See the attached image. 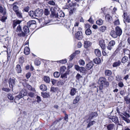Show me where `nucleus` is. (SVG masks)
Listing matches in <instances>:
<instances>
[{
  "mask_svg": "<svg viewBox=\"0 0 130 130\" xmlns=\"http://www.w3.org/2000/svg\"><path fill=\"white\" fill-rule=\"evenodd\" d=\"M36 22L35 21L31 20L27 23V26L25 25L24 26L23 29L25 35V34L28 33L29 31L28 27L33 29L36 26Z\"/></svg>",
  "mask_w": 130,
  "mask_h": 130,
  "instance_id": "obj_1",
  "label": "nucleus"
},
{
  "mask_svg": "<svg viewBox=\"0 0 130 130\" xmlns=\"http://www.w3.org/2000/svg\"><path fill=\"white\" fill-rule=\"evenodd\" d=\"M15 33V34H17V35L19 37H24L25 36V33L22 31L21 27L20 25L17 27Z\"/></svg>",
  "mask_w": 130,
  "mask_h": 130,
  "instance_id": "obj_2",
  "label": "nucleus"
},
{
  "mask_svg": "<svg viewBox=\"0 0 130 130\" xmlns=\"http://www.w3.org/2000/svg\"><path fill=\"white\" fill-rule=\"evenodd\" d=\"M26 93L24 90H22L20 91L19 94L16 96L15 99L19 100L22 98L24 96L26 95Z\"/></svg>",
  "mask_w": 130,
  "mask_h": 130,
  "instance_id": "obj_3",
  "label": "nucleus"
},
{
  "mask_svg": "<svg viewBox=\"0 0 130 130\" xmlns=\"http://www.w3.org/2000/svg\"><path fill=\"white\" fill-rule=\"evenodd\" d=\"M107 39L104 40L103 39H101L99 40V44L102 49L104 50L105 49L106 45L105 42H107Z\"/></svg>",
  "mask_w": 130,
  "mask_h": 130,
  "instance_id": "obj_4",
  "label": "nucleus"
},
{
  "mask_svg": "<svg viewBox=\"0 0 130 130\" xmlns=\"http://www.w3.org/2000/svg\"><path fill=\"white\" fill-rule=\"evenodd\" d=\"M64 25L65 27H66L69 30L71 29V24L70 21L66 20H64L63 21Z\"/></svg>",
  "mask_w": 130,
  "mask_h": 130,
  "instance_id": "obj_5",
  "label": "nucleus"
},
{
  "mask_svg": "<svg viewBox=\"0 0 130 130\" xmlns=\"http://www.w3.org/2000/svg\"><path fill=\"white\" fill-rule=\"evenodd\" d=\"M115 44V42L114 40H112L110 41L108 44L107 46V49L110 51L113 48L114 45Z\"/></svg>",
  "mask_w": 130,
  "mask_h": 130,
  "instance_id": "obj_6",
  "label": "nucleus"
},
{
  "mask_svg": "<svg viewBox=\"0 0 130 130\" xmlns=\"http://www.w3.org/2000/svg\"><path fill=\"white\" fill-rule=\"evenodd\" d=\"M76 31L77 32L75 34V37L78 40L82 39L83 38L82 32L81 31Z\"/></svg>",
  "mask_w": 130,
  "mask_h": 130,
  "instance_id": "obj_7",
  "label": "nucleus"
},
{
  "mask_svg": "<svg viewBox=\"0 0 130 130\" xmlns=\"http://www.w3.org/2000/svg\"><path fill=\"white\" fill-rule=\"evenodd\" d=\"M15 79L14 78L13 79L10 78L9 80V84L10 88H12L14 85L15 84Z\"/></svg>",
  "mask_w": 130,
  "mask_h": 130,
  "instance_id": "obj_8",
  "label": "nucleus"
},
{
  "mask_svg": "<svg viewBox=\"0 0 130 130\" xmlns=\"http://www.w3.org/2000/svg\"><path fill=\"white\" fill-rule=\"evenodd\" d=\"M35 11L37 18L41 17L43 13V11L42 9L36 10Z\"/></svg>",
  "mask_w": 130,
  "mask_h": 130,
  "instance_id": "obj_9",
  "label": "nucleus"
},
{
  "mask_svg": "<svg viewBox=\"0 0 130 130\" xmlns=\"http://www.w3.org/2000/svg\"><path fill=\"white\" fill-rule=\"evenodd\" d=\"M115 29L118 36H120L122 34V30L118 26L116 27Z\"/></svg>",
  "mask_w": 130,
  "mask_h": 130,
  "instance_id": "obj_10",
  "label": "nucleus"
},
{
  "mask_svg": "<svg viewBox=\"0 0 130 130\" xmlns=\"http://www.w3.org/2000/svg\"><path fill=\"white\" fill-rule=\"evenodd\" d=\"M18 4V2H15L12 5L13 6V9L15 13L19 11L18 7L17 6Z\"/></svg>",
  "mask_w": 130,
  "mask_h": 130,
  "instance_id": "obj_11",
  "label": "nucleus"
},
{
  "mask_svg": "<svg viewBox=\"0 0 130 130\" xmlns=\"http://www.w3.org/2000/svg\"><path fill=\"white\" fill-rule=\"evenodd\" d=\"M22 21V20H16L13 21L12 24L13 28H14L17 25L20 24Z\"/></svg>",
  "mask_w": 130,
  "mask_h": 130,
  "instance_id": "obj_12",
  "label": "nucleus"
},
{
  "mask_svg": "<svg viewBox=\"0 0 130 130\" xmlns=\"http://www.w3.org/2000/svg\"><path fill=\"white\" fill-rule=\"evenodd\" d=\"M106 81V79L105 78L101 77L99 79L98 83L100 85H103Z\"/></svg>",
  "mask_w": 130,
  "mask_h": 130,
  "instance_id": "obj_13",
  "label": "nucleus"
},
{
  "mask_svg": "<svg viewBox=\"0 0 130 130\" xmlns=\"http://www.w3.org/2000/svg\"><path fill=\"white\" fill-rule=\"evenodd\" d=\"M92 44V43L89 41H84V46L85 48H87L90 46Z\"/></svg>",
  "mask_w": 130,
  "mask_h": 130,
  "instance_id": "obj_14",
  "label": "nucleus"
},
{
  "mask_svg": "<svg viewBox=\"0 0 130 130\" xmlns=\"http://www.w3.org/2000/svg\"><path fill=\"white\" fill-rule=\"evenodd\" d=\"M36 11H30L29 12V15L33 18H37Z\"/></svg>",
  "mask_w": 130,
  "mask_h": 130,
  "instance_id": "obj_15",
  "label": "nucleus"
},
{
  "mask_svg": "<svg viewBox=\"0 0 130 130\" xmlns=\"http://www.w3.org/2000/svg\"><path fill=\"white\" fill-rule=\"evenodd\" d=\"M108 118L111 119L112 121L115 123H117L118 122V119L117 117L114 116H109Z\"/></svg>",
  "mask_w": 130,
  "mask_h": 130,
  "instance_id": "obj_16",
  "label": "nucleus"
},
{
  "mask_svg": "<svg viewBox=\"0 0 130 130\" xmlns=\"http://www.w3.org/2000/svg\"><path fill=\"white\" fill-rule=\"evenodd\" d=\"M108 130H113L115 128V125L113 124H108L107 126Z\"/></svg>",
  "mask_w": 130,
  "mask_h": 130,
  "instance_id": "obj_17",
  "label": "nucleus"
},
{
  "mask_svg": "<svg viewBox=\"0 0 130 130\" xmlns=\"http://www.w3.org/2000/svg\"><path fill=\"white\" fill-rule=\"evenodd\" d=\"M110 35L112 37L115 38H117L118 36L116 31L113 30L111 31Z\"/></svg>",
  "mask_w": 130,
  "mask_h": 130,
  "instance_id": "obj_18",
  "label": "nucleus"
},
{
  "mask_svg": "<svg viewBox=\"0 0 130 130\" xmlns=\"http://www.w3.org/2000/svg\"><path fill=\"white\" fill-rule=\"evenodd\" d=\"M80 97L79 95H77L73 101V103L75 104L77 103L80 100Z\"/></svg>",
  "mask_w": 130,
  "mask_h": 130,
  "instance_id": "obj_19",
  "label": "nucleus"
},
{
  "mask_svg": "<svg viewBox=\"0 0 130 130\" xmlns=\"http://www.w3.org/2000/svg\"><path fill=\"white\" fill-rule=\"evenodd\" d=\"M67 81V80L62 79L59 81L57 83V85L58 86H60L63 85Z\"/></svg>",
  "mask_w": 130,
  "mask_h": 130,
  "instance_id": "obj_20",
  "label": "nucleus"
},
{
  "mask_svg": "<svg viewBox=\"0 0 130 130\" xmlns=\"http://www.w3.org/2000/svg\"><path fill=\"white\" fill-rule=\"evenodd\" d=\"M93 62H90L86 64V67L87 69L90 70L93 67Z\"/></svg>",
  "mask_w": 130,
  "mask_h": 130,
  "instance_id": "obj_21",
  "label": "nucleus"
},
{
  "mask_svg": "<svg viewBox=\"0 0 130 130\" xmlns=\"http://www.w3.org/2000/svg\"><path fill=\"white\" fill-rule=\"evenodd\" d=\"M79 22L78 21L76 22H75L74 24V27L73 28V32H74L75 31H77L76 30V28L77 27H78L79 25Z\"/></svg>",
  "mask_w": 130,
  "mask_h": 130,
  "instance_id": "obj_22",
  "label": "nucleus"
},
{
  "mask_svg": "<svg viewBox=\"0 0 130 130\" xmlns=\"http://www.w3.org/2000/svg\"><path fill=\"white\" fill-rule=\"evenodd\" d=\"M69 5L70 7H76V6L78 7L79 6V4H77V3L76 2H71V3L69 4Z\"/></svg>",
  "mask_w": 130,
  "mask_h": 130,
  "instance_id": "obj_23",
  "label": "nucleus"
},
{
  "mask_svg": "<svg viewBox=\"0 0 130 130\" xmlns=\"http://www.w3.org/2000/svg\"><path fill=\"white\" fill-rule=\"evenodd\" d=\"M121 63V61L120 60H119L113 63L112 66L114 67H116L117 66H119L120 65Z\"/></svg>",
  "mask_w": 130,
  "mask_h": 130,
  "instance_id": "obj_24",
  "label": "nucleus"
},
{
  "mask_svg": "<svg viewBox=\"0 0 130 130\" xmlns=\"http://www.w3.org/2000/svg\"><path fill=\"white\" fill-rule=\"evenodd\" d=\"M30 50L29 47H25L24 50V53L26 55L29 54L30 53Z\"/></svg>",
  "mask_w": 130,
  "mask_h": 130,
  "instance_id": "obj_25",
  "label": "nucleus"
},
{
  "mask_svg": "<svg viewBox=\"0 0 130 130\" xmlns=\"http://www.w3.org/2000/svg\"><path fill=\"white\" fill-rule=\"evenodd\" d=\"M16 70L18 73H21L22 72V70L21 66L19 64H17L16 67Z\"/></svg>",
  "mask_w": 130,
  "mask_h": 130,
  "instance_id": "obj_26",
  "label": "nucleus"
},
{
  "mask_svg": "<svg viewBox=\"0 0 130 130\" xmlns=\"http://www.w3.org/2000/svg\"><path fill=\"white\" fill-rule=\"evenodd\" d=\"M80 52L77 51H76L75 53H73L72 55H71L70 56V60H72L74 58V57L75 56V54H78Z\"/></svg>",
  "mask_w": 130,
  "mask_h": 130,
  "instance_id": "obj_27",
  "label": "nucleus"
},
{
  "mask_svg": "<svg viewBox=\"0 0 130 130\" xmlns=\"http://www.w3.org/2000/svg\"><path fill=\"white\" fill-rule=\"evenodd\" d=\"M105 74L106 76H109L111 75L112 72L111 70H106L105 71Z\"/></svg>",
  "mask_w": 130,
  "mask_h": 130,
  "instance_id": "obj_28",
  "label": "nucleus"
},
{
  "mask_svg": "<svg viewBox=\"0 0 130 130\" xmlns=\"http://www.w3.org/2000/svg\"><path fill=\"white\" fill-rule=\"evenodd\" d=\"M70 11L69 12V15H72L75 12V10H76V8L73 7H71L69 8Z\"/></svg>",
  "mask_w": 130,
  "mask_h": 130,
  "instance_id": "obj_29",
  "label": "nucleus"
},
{
  "mask_svg": "<svg viewBox=\"0 0 130 130\" xmlns=\"http://www.w3.org/2000/svg\"><path fill=\"white\" fill-rule=\"evenodd\" d=\"M76 93V89L74 88H72L71 90L70 94L71 96L74 95Z\"/></svg>",
  "mask_w": 130,
  "mask_h": 130,
  "instance_id": "obj_30",
  "label": "nucleus"
},
{
  "mask_svg": "<svg viewBox=\"0 0 130 130\" xmlns=\"http://www.w3.org/2000/svg\"><path fill=\"white\" fill-rule=\"evenodd\" d=\"M42 96L44 98H48L50 96L49 93L46 92L45 93H41Z\"/></svg>",
  "mask_w": 130,
  "mask_h": 130,
  "instance_id": "obj_31",
  "label": "nucleus"
},
{
  "mask_svg": "<svg viewBox=\"0 0 130 130\" xmlns=\"http://www.w3.org/2000/svg\"><path fill=\"white\" fill-rule=\"evenodd\" d=\"M96 55L98 57H100L101 56L100 51L98 49H95L94 51Z\"/></svg>",
  "mask_w": 130,
  "mask_h": 130,
  "instance_id": "obj_32",
  "label": "nucleus"
},
{
  "mask_svg": "<svg viewBox=\"0 0 130 130\" xmlns=\"http://www.w3.org/2000/svg\"><path fill=\"white\" fill-rule=\"evenodd\" d=\"M44 81L47 83H49L50 82V77L47 76H45L44 77Z\"/></svg>",
  "mask_w": 130,
  "mask_h": 130,
  "instance_id": "obj_33",
  "label": "nucleus"
},
{
  "mask_svg": "<svg viewBox=\"0 0 130 130\" xmlns=\"http://www.w3.org/2000/svg\"><path fill=\"white\" fill-rule=\"evenodd\" d=\"M15 14L19 18H22V13L21 11H19L15 13Z\"/></svg>",
  "mask_w": 130,
  "mask_h": 130,
  "instance_id": "obj_34",
  "label": "nucleus"
},
{
  "mask_svg": "<svg viewBox=\"0 0 130 130\" xmlns=\"http://www.w3.org/2000/svg\"><path fill=\"white\" fill-rule=\"evenodd\" d=\"M93 61L96 64H98L101 62V60L100 58L99 57L96 58L93 60Z\"/></svg>",
  "mask_w": 130,
  "mask_h": 130,
  "instance_id": "obj_35",
  "label": "nucleus"
},
{
  "mask_svg": "<svg viewBox=\"0 0 130 130\" xmlns=\"http://www.w3.org/2000/svg\"><path fill=\"white\" fill-rule=\"evenodd\" d=\"M121 118H122L123 120H124L127 123H129L130 122V120L128 119V118H127L124 116H123L120 115Z\"/></svg>",
  "mask_w": 130,
  "mask_h": 130,
  "instance_id": "obj_36",
  "label": "nucleus"
},
{
  "mask_svg": "<svg viewBox=\"0 0 130 130\" xmlns=\"http://www.w3.org/2000/svg\"><path fill=\"white\" fill-rule=\"evenodd\" d=\"M40 88L42 91H46L47 89L46 86L44 84L41 85L40 86Z\"/></svg>",
  "mask_w": 130,
  "mask_h": 130,
  "instance_id": "obj_37",
  "label": "nucleus"
},
{
  "mask_svg": "<svg viewBox=\"0 0 130 130\" xmlns=\"http://www.w3.org/2000/svg\"><path fill=\"white\" fill-rule=\"evenodd\" d=\"M106 19L108 21H111L112 20V17L109 14H107L105 16Z\"/></svg>",
  "mask_w": 130,
  "mask_h": 130,
  "instance_id": "obj_38",
  "label": "nucleus"
},
{
  "mask_svg": "<svg viewBox=\"0 0 130 130\" xmlns=\"http://www.w3.org/2000/svg\"><path fill=\"white\" fill-rule=\"evenodd\" d=\"M103 21L101 19H99L97 20L96 22V24L99 25H102L103 24Z\"/></svg>",
  "mask_w": 130,
  "mask_h": 130,
  "instance_id": "obj_39",
  "label": "nucleus"
},
{
  "mask_svg": "<svg viewBox=\"0 0 130 130\" xmlns=\"http://www.w3.org/2000/svg\"><path fill=\"white\" fill-rule=\"evenodd\" d=\"M98 116V114L96 112H92L91 113L90 117L91 118H92L94 117H95Z\"/></svg>",
  "mask_w": 130,
  "mask_h": 130,
  "instance_id": "obj_40",
  "label": "nucleus"
},
{
  "mask_svg": "<svg viewBox=\"0 0 130 130\" xmlns=\"http://www.w3.org/2000/svg\"><path fill=\"white\" fill-rule=\"evenodd\" d=\"M50 21L48 20V18L47 17H45L44 18V23L45 25H49L48 24L50 22Z\"/></svg>",
  "mask_w": 130,
  "mask_h": 130,
  "instance_id": "obj_41",
  "label": "nucleus"
},
{
  "mask_svg": "<svg viewBox=\"0 0 130 130\" xmlns=\"http://www.w3.org/2000/svg\"><path fill=\"white\" fill-rule=\"evenodd\" d=\"M56 62L58 63H60L62 64H65L67 62V60L66 59H64L59 61H57Z\"/></svg>",
  "mask_w": 130,
  "mask_h": 130,
  "instance_id": "obj_42",
  "label": "nucleus"
},
{
  "mask_svg": "<svg viewBox=\"0 0 130 130\" xmlns=\"http://www.w3.org/2000/svg\"><path fill=\"white\" fill-rule=\"evenodd\" d=\"M128 57L126 56L123 57L122 59L121 62L122 63H125L128 60Z\"/></svg>",
  "mask_w": 130,
  "mask_h": 130,
  "instance_id": "obj_43",
  "label": "nucleus"
},
{
  "mask_svg": "<svg viewBox=\"0 0 130 130\" xmlns=\"http://www.w3.org/2000/svg\"><path fill=\"white\" fill-rule=\"evenodd\" d=\"M91 31L89 28L87 29L85 31V34L87 35H89L91 34Z\"/></svg>",
  "mask_w": 130,
  "mask_h": 130,
  "instance_id": "obj_44",
  "label": "nucleus"
},
{
  "mask_svg": "<svg viewBox=\"0 0 130 130\" xmlns=\"http://www.w3.org/2000/svg\"><path fill=\"white\" fill-rule=\"evenodd\" d=\"M66 69V68L65 66H63L61 67L60 68V72L61 73H62L64 72Z\"/></svg>",
  "mask_w": 130,
  "mask_h": 130,
  "instance_id": "obj_45",
  "label": "nucleus"
},
{
  "mask_svg": "<svg viewBox=\"0 0 130 130\" xmlns=\"http://www.w3.org/2000/svg\"><path fill=\"white\" fill-rule=\"evenodd\" d=\"M106 27L105 26H101L100 28V30L102 32H103L106 30Z\"/></svg>",
  "mask_w": 130,
  "mask_h": 130,
  "instance_id": "obj_46",
  "label": "nucleus"
},
{
  "mask_svg": "<svg viewBox=\"0 0 130 130\" xmlns=\"http://www.w3.org/2000/svg\"><path fill=\"white\" fill-rule=\"evenodd\" d=\"M64 13L62 11H60L58 13V16L60 17H64Z\"/></svg>",
  "mask_w": 130,
  "mask_h": 130,
  "instance_id": "obj_47",
  "label": "nucleus"
},
{
  "mask_svg": "<svg viewBox=\"0 0 130 130\" xmlns=\"http://www.w3.org/2000/svg\"><path fill=\"white\" fill-rule=\"evenodd\" d=\"M61 77L63 79L67 80V74L65 73L62 75H61Z\"/></svg>",
  "mask_w": 130,
  "mask_h": 130,
  "instance_id": "obj_48",
  "label": "nucleus"
},
{
  "mask_svg": "<svg viewBox=\"0 0 130 130\" xmlns=\"http://www.w3.org/2000/svg\"><path fill=\"white\" fill-rule=\"evenodd\" d=\"M117 19H116L115 22H114V24L115 25H119L120 24V22L119 19L118 18V17L116 16Z\"/></svg>",
  "mask_w": 130,
  "mask_h": 130,
  "instance_id": "obj_49",
  "label": "nucleus"
},
{
  "mask_svg": "<svg viewBox=\"0 0 130 130\" xmlns=\"http://www.w3.org/2000/svg\"><path fill=\"white\" fill-rule=\"evenodd\" d=\"M54 76L55 78L58 77L60 75V73L58 72H56L54 73Z\"/></svg>",
  "mask_w": 130,
  "mask_h": 130,
  "instance_id": "obj_50",
  "label": "nucleus"
},
{
  "mask_svg": "<svg viewBox=\"0 0 130 130\" xmlns=\"http://www.w3.org/2000/svg\"><path fill=\"white\" fill-rule=\"evenodd\" d=\"M44 13L45 15H47L50 14V11H49L47 9H45L44 10Z\"/></svg>",
  "mask_w": 130,
  "mask_h": 130,
  "instance_id": "obj_51",
  "label": "nucleus"
},
{
  "mask_svg": "<svg viewBox=\"0 0 130 130\" xmlns=\"http://www.w3.org/2000/svg\"><path fill=\"white\" fill-rule=\"evenodd\" d=\"M95 123V122L94 121H92L88 123L87 126V127L89 128L91 126L93 125Z\"/></svg>",
  "mask_w": 130,
  "mask_h": 130,
  "instance_id": "obj_52",
  "label": "nucleus"
},
{
  "mask_svg": "<svg viewBox=\"0 0 130 130\" xmlns=\"http://www.w3.org/2000/svg\"><path fill=\"white\" fill-rule=\"evenodd\" d=\"M8 98L10 100H12L13 99V97L12 94L9 93L7 95Z\"/></svg>",
  "mask_w": 130,
  "mask_h": 130,
  "instance_id": "obj_53",
  "label": "nucleus"
},
{
  "mask_svg": "<svg viewBox=\"0 0 130 130\" xmlns=\"http://www.w3.org/2000/svg\"><path fill=\"white\" fill-rule=\"evenodd\" d=\"M79 63L80 65L84 66L85 64L84 61L82 59H80L79 61Z\"/></svg>",
  "mask_w": 130,
  "mask_h": 130,
  "instance_id": "obj_54",
  "label": "nucleus"
},
{
  "mask_svg": "<svg viewBox=\"0 0 130 130\" xmlns=\"http://www.w3.org/2000/svg\"><path fill=\"white\" fill-rule=\"evenodd\" d=\"M124 19L125 20H124V22H125V21L128 23L130 22V16H128L127 17L126 19H125V18Z\"/></svg>",
  "mask_w": 130,
  "mask_h": 130,
  "instance_id": "obj_55",
  "label": "nucleus"
},
{
  "mask_svg": "<svg viewBox=\"0 0 130 130\" xmlns=\"http://www.w3.org/2000/svg\"><path fill=\"white\" fill-rule=\"evenodd\" d=\"M48 4L52 5H55V2L53 1H50L48 2Z\"/></svg>",
  "mask_w": 130,
  "mask_h": 130,
  "instance_id": "obj_56",
  "label": "nucleus"
},
{
  "mask_svg": "<svg viewBox=\"0 0 130 130\" xmlns=\"http://www.w3.org/2000/svg\"><path fill=\"white\" fill-rule=\"evenodd\" d=\"M0 12L2 13L4 15H5L6 14L5 11L4 12V9L1 6H0Z\"/></svg>",
  "mask_w": 130,
  "mask_h": 130,
  "instance_id": "obj_57",
  "label": "nucleus"
},
{
  "mask_svg": "<svg viewBox=\"0 0 130 130\" xmlns=\"http://www.w3.org/2000/svg\"><path fill=\"white\" fill-rule=\"evenodd\" d=\"M27 87L28 89L32 91H34L35 90V89L34 88H32V87L29 85H27Z\"/></svg>",
  "mask_w": 130,
  "mask_h": 130,
  "instance_id": "obj_58",
  "label": "nucleus"
},
{
  "mask_svg": "<svg viewBox=\"0 0 130 130\" xmlns=\"http://www.w3.org/2000/svg\"><path fill=\"white\" fill-rule=\"evenodd\" d=\"M50 10L51 11L52 14L53 15H54L55 14V12L53 8H51L50 9Z\"/></svg>",
  "mask_w": 130,
  "mask_h": 130,
  "instance_id": "obj_59",
  "label": "nucleus"
},
{
  "mask_svg": "<svg viewBox=\"0 0 130 130\" xmlns=\"http://www.w3.org/2000/svg\"><path fill=\"white\" fill-rule=\"evenodd\" d=\"M29 7L27 6L24 8L23 10L26 12H28L29 10Z\"/></svg>",
  "mask_w": 130,
  "mask_h": 130,
  "instance_id": "obj_60",
  "label": "nucleus"
},
{
  "mask_svg": "<svg viewBox=\"0 0 130 130\" xmlns=\"http://www.w3.org/2000/svg\"><path fill=\"white\" fill-rule=\"evenodd\" d=\"M2 90L7 92H8L10 91V90L8 88H3L2 89Z\"/></svg>",
  "mask_w": 130,
  "mask_h": 130,
  "instance_id": "obj_61",
  "label": "nucleus"
},
{
  "mask_svg": "<svg viewBox=\"0 0 130 130\" xmlns=\"http://www.w3.org/2000/svg\"><path fill=\"white\" fill-rule=\"evenodd\" d=\"M122 79L121 77L119 75H117L116 77V80L118 81H120Z\"/></svg>",
  "mask_w": 130,
  "mask_h": 130,
  "instance_id": "obj_62",
  "label": "nucleus"
},
{
  "mask_svg": "<svg viewBox=\"0 0 130 130\" xmlns=\"http://www.w3.org/2000/svg\"><path fill=\"white\" fill-rule=\"evenodd\" d=\"M118 85L119 87L122 88L124 86V84L122 82H120L118 83Z\"/></svg>",
  "mask_w": 130,
  "mask_h": 130,
  "instance_id": "obj_63",
  "label": "nucleus"
},
{
  "mask_svg": "<svg viewBox=\"0 0 130 130\" xmlns=\"http://www.w3.org/2000/svg\"><path fill=\"white\" fill-rule=\"evenodd\" d=\"M123 115L126 118H129L130 117L129 114L126 112H124Z\"/></svg>",
  "mask_w": 130,
  "mask_h": 130,
  "instance_id": "obj_64",
  "label": "nucleus"
}]
</instances>
